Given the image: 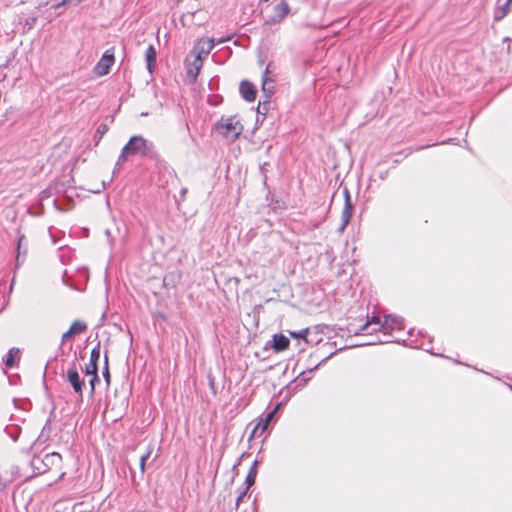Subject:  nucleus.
Masks as SVG:
<instances>
[{
  "label": "nucleus",
  "mask_w": 512,
  "mask_h": 512,
  "mask_svg": "<svg viewBox=\"0 0 512 512\" xmlns=\"http://www.w3.org/2000/svg\"><path fill=\"white\" fill-rule=\"evenodd\" d=\"M155 154L154 144L140 135L132 136L122 148L116 162V168L120 167L129 156L139 155L141 157H153Z\"/></svg>",
  "instance_id": "f257e3e1"
},
{
  "label": "nucleus",
  "mask_w": 512,
  "mask_h": 512,
  "mask_svg": "<svg viewBox=\"0 0 512 512\" xmlns=\"http://www.w3.org/2000/svg\"><path fill=\"white\" fill-rule=\"evenodd\" d=\"M62 462V456L58 452L47 453L44 457L34 456L30 465L35 474H44L53 467H59Z\"/></svg>",
  "instance_id": "f03ea898"
},
{
  "label": "nucleus",
  "mask_w": 512,
  "mask_h": 512,
  "mask_svg": "<svg viewBox=\"0 0 512 512\" xmlns=\"http://www.w3.org/2000/svg\"><path fill=\"white\" fill-rule=\"evenodd\" d=\"M215 128L219 134L229 141H235L243 131V126L236 116L221 118Z\"/></svg>",
  "instance_id": "7ed1b4c3"
},
{
  "label": "nucleus",
  "mask_w": 512,
  "mask_h": 512,
  "mask_svg": "<svg viewBox=\"0 0 512 512\" xmlns=\"http://www.w3.org/2000/svg\"><path fill=\"white\" fill-rule=\"evenodd\" d=\"M269 65L265 68V71L262 75V91L266 97L264 101H260L259 105L257 107V114L261 115L263 118H265L266 114L268 113L269 107H270V97L274 92V87L269 85L270 83H273L274 80L268 76L269 74ZM256 123H259V116H257Z\"/></svg>",
  "instance_id": "20e7f679"
},
{
  "label": "nucleus",
  "mask_w": 512,
  "mask_h": 512,
  "mask_svg": "<svg viewBox=\"0 0 512 512\" xmlns=\"http://www.w3.org/2000/svg\"><path fill=\"white\" fill-rule=\"evenodd\" d=\"M336 352L330 353L328 356L324 357L319 363L315 366L308 368L305 371H302L288 386V391H291L292 394H295L297 391L301 390L313 377L314 372L318 369L319 366L324 364L329 358H331Z\"/></svg>",
  "instance_id": "39448f33"
},
{
  "label": "nucleus",
  "mask_w": 512,
  "mask_h": 512,
  "mask_svg": "<svg viewBox=\"0 0 512 512\" xmlns=\"http://www.w3.org/2000/svg\"><path fill=\"white\" fill-rule=\"evenodd\" d=\"M114 51V47H111L103 53L101 59L94 68L96 75L105 76L109 73L115 61Z\"/></svg>",
  "instance_id": "423d86ee"
},
{
  "label": "nucleus",
  "mask_w": 512,
  "mask_h": 512,
  "mask_svg": "<svg viewBox=\"0 0 512 512\" xmlns=\"http://www.w3.org/2000/svg\"><path fill=\"white\" fill-rule=\"evenodd\" d=\"M66 380L72 386L74 392L82 399L85 382L84 379L80 377L75 363H72L71 367L68 368Z\"/></svg>",
  "instance_id": "0eeeda50"
},
{
  "label": "nucleus",
  "mask_w": 512,
  "mask_h": 512,
  "mask_svg": "<svg viewBox=\"0 0 512 512\" xmlns=\"http://www.w3.org/2000/svg\"><path fill=\"white\" fill-rule=\"evenodd\" d=\"M414 333H415V329H410L408 331V335H409V345L411 347H414V348H419V349H422L426 352H429L431 354H435L433 351H432V340L429 336H427L426 334H424L423 332L421 331H417V337L415 340H412L411 338L414 336Z\"/></svg>",
  "instance_id": "6e6552de"
},
{
  "label": "nucleus",
  "mask_w": 512,
  "mask_h": 512,
  "mask_svg": "<svg viewBox=\"0 0 512 512\" xmlns=\"http://www.w3.org/2000/svg\"><path fill=\"white\" fill-rule=\"evenodd\" d=\"M404 329L403 318L396 315H387L381 324V331L384 336H390L394 330L401 331Z\"/></svg>",
  "instance_id": "1a4fd4ad"
},
{
  "label": "nucleus",
  "mask_w": 512,
  "mask_h": 512,
  "mask_svg": "<svg viewBox=\"0 0 512 512\" xmlns=\"http://www.w3.org/2000/svg\"><path fill=\"white\" fill-rule=\"evenodd\" d=\"M344 194V207L341 213V226L340 230H344V228L349 224L350 219L352 217V213L354 210V204L352 202L350 193L348 188L343 189Z\"/></svg>",
  "instance_id": "9d476101"
},
{
  "label": "nucleus",
  "mask_w": 512,
  "mask_h": 512,
  "mask_svg": "<svg viewBox=\"0 0 512 512\" xmlns=\"http://www.w3.org/2000/svg\"><path fill=\"white\" fill-rule=\"evenodd\" d=\"M215 44H216V41L213 38L202 39L197 43V45L195 47L196 56L194 59V60H196L197 65L199 64V62L202 63L203 59L206 58L210 54V52L214 48Z\"/></svg>",
  "instance_id": "9b49d317"
},
{
  "label": "nucleus",
  "mask_w": 512,
  "mask_h": 512,
  "mask_svg": "<svg viewBox=\"0 0 512 512\" xmlns=\"http://www.w3.org/2000/svg\"><path fill=\"white\" fill-rule=\"evenodd\" d=\"M290 12V7L285 0H281L273 7V14L267 20L268 24L280 23Z\"/></svg>",
  "instance_id": "f8f14e48"
},
{
  "label": "nucleus",
  "mask_w": 512,
  "mask_h": 512,
  "mask_svg": "<svg viewBox=\"0 0 512 512\" xmlns=\"http://www.w3.org/2000/svg\"><path fill=\"white\" fill-rule=\"evenodd\" d=\"M290 340L283 334H274L272 340L267 342L265 345V349L271 346L275 352H281L286 350L289 347Z\"/></svg>",
  "instance_id": "ddd939ff"
},
{
  "label": "nucleus",
  "mask_w": 512,
  "mask_h": 512,
  "mask_svg": "<svg viewBox=\"0 0 512 512\" xmlns=\"http://www.w3.org/2000/svg\"><path fill=\"white\" fill-rule=\"evenodd\" d=\"M239 92L242 98L248 102H253L256 99L257 89L253 85V83H251L248 80L241 81L239 86Z\"/></svg>",
  "instance_id": "4468645a"
},
{
  "label": "nucleus",
  "mask_w": 512,
  "mask_h": 512,
  "mask_svg": "<svg viewBox=\"0 0 512 512\" xmlns=\"http://www.w3.org/2000/svg\"><path fill=\"white\" fill-rule=\"evenodd\" d=\"M101 350L100 342H98L90 353L89 363L84 368V373L98 372V361L100 359Z\"/></svg>",
  "instance_id": "2eb2a0df"
},
{
  "label": "nucleus",
  "mask_w": 512,
  "mask_h": 512,
  "mask_svg": "<svg viewBox=\"0 0 512 512\" xmlns=\"http://www.w3.org/2000/svg\"><path fill=\"white\" fill-rule=\"evenodd\" d=\"M86 329H87L86 323H84L80 320L74 321L72 323V325L70 326V328L65 333H63V335L61 337L62 343H64L67 339L71 338L73 335L81 334V333L85 332Z\"/></svg>",
  "instance_id": "dca6fc26"
},
{
  "label": "nucleus",
  "mask_w": 512,
  "mask_h": 512,
  "mask_svg": "<svg viewBox=\"0 0 512 512\" xmlns=\"http://www.w3.org/2000/svg\"><path fill=\"white\" fill-rule=\"evenodd\" d=\"M25 241V236L23 234H20L18 231V237H17V247H16V268L19 267L27 254V245L23 244Z\"/></svg>",
  "instance_id": "f3484780"
},
{
  "label": "nucleus",
  "mask_w": 512,
  "mask_h": 512,
  "mask_svg": "<svg viewBox=\"0 0 512 512\" xmlns=\"http://www.w3.org/2000/svg\"><path fill=\"white\" fill-rule=\"evenodd\" d=\"M156 57H157V52H156L155 47L153 45H149L146 49L145 59H146L147 70L150 73H153V71L156 68Z\"/></svg>",
  "instance_id": "a211bd4d"
},
{
  "label": "nucleus",
  "mask_w": 512,
  "mask_h": 512,
  "mask_svg": "<svg viewBox=\"0 0 512 512\" xmlns=\"http://www.w3.org/2000/svg\"><path fill=\"white\" fill-rule=\"evenodd\" d=\"M258 460H255L247 475H246V478H245V485L247 486V488H250L251 486L254 485L255 481H256V477H257V473H258Z\"/></svg>",
  "instance_id": "6ab92c4d"
},
{
  "label": "nucleus",
  "mask_w": 512,
  "mask_h": 512,
  "mask_svg": "<svg viewBox=\"0 0 512 512\" xmlns=\"http://www.w3.org/2000/svg\"><path fill=\"white\" fill-rule=\"evenodd\" d=\"M383 322H381L380 320V317L379 316H367V321L358 329L354 330V333L357 335V334H363L365 333V331L368 329V327L371 325V324H379L381 325ZM379 329L381 330V326H379Z\"/></svg>",
  "instance_id": "aec40b11"
},
{
  "label": "nucleus",
  "mask_w": 512,
  "mask_h": 512,
  "mask_svg": "<svg viewBox=\"0 0 512 512\" xmlns=\"http://www.w3.org/2000/svg\"><path fill=\"white\" fill-rule=\"evenodd\" d=\"M512 4V0H506V2L498 7L494 12V20H502L509 12V6Z\"/></svg>",
  "instance_id": "412c9836"
},
{
  "label": "nucleus",
  "mask_w": 512,
  "mask_h": 512,
  "mask_svg": "<svg viewBox=\"0 0 512 512\" xmlns=\"http://www.w3.org/2000/svg\"><path fill=\"white\" fill-rule=\"evenodd\" d=\"M20 350L18 348L9 349L6 356L3 358V363L8 367L12 368L15 365V356L18 355Z\"/></svg>",
  "instance_id": "4be33fe9"
},
{
  "label": "nucleus",
  "mask_w": 512,
  "mask_h": 512,
  "mask_svg": "<svg viewBox=\"0 0 512 512\" xmlns=\"http://www.w3.org/2000/svg\"><path fill=\"white\" fill-rule=\"evenodd\" d=\"M201 67H202V63L199 62V64L197 65L196 64V60H194L190 65L189 67L187 68V75L192 78L193 80H195L201 70Z\"/></svg>",
  "instance_id": "5701e85b"
},
{
  "label": "nucleus",
  "mask_w": 512,
  "mask_h": 512,
  "mask_svg": "<svg viewBox=\"0 0 512 512\" xmlns=\"http://www.w3.org/2000/svg\"><path fill=\"white\" fill-rule=\"evenodd\" d=\"M152 446H148L146 452L140 457V471H141V478L143 477L146 469V461L150 458L152 453Z\"/></svg>",
  "instance_id": "b1692460"
},
{
  "label": "nucleus",
  "mask_w": 512,
  "mask_h": 512,
  "mask_svg": "<svg viewBox=\"0 0 512 512\" xmlns=\"http://www.w3.org/2000/svg\"><path fill=\"white\" fill-rule=\"evenodd\" d=\"M85 375L91 376L89 380L90 395L93 396L95 393L96 384L100 382L98 372L85 373Z\"/></svg>",
  "instance_id": "393cba45"
},
{
  "label": "nucleus",
  "mask_w": 512,
  "mask_h": 512,
  "mask_svg": "<svg viewBox=\"0 0 512 512\" xmlns=\"http://www.w3.org/2000/svg\"><path fill=\"white\" fill-rule=\"evenodd\" d=\"M308 333H309V329L308 328L302 329L300 331H289V335L292 338L303 339L306 343H309V340L307 338L308 337Z\"/></svg>",
  "instance_id": "a878e982"
},
{
  "label": "nucleus",
  "mask_w": 512,
  "mask_h": 512,
  "mask_svg": "<svg viewBox=\"0 0 512 512\" xmlns=\"http://www.w3.org/2000/svg\"><path fill=\"white\" fill-rule=\"evenodd\" d=\"M268 426H269V424L266 423L263 418H261L260 421L258 422V424L252 430V432H251V434L249 436V440H251L252 438L255 437L258 429H261V431L264 432V431L267 430Z\"/></svg>",
  "instance_id": "bb28decb"
},
{
  "label": "nucleus",
  "mask_w": 512,
  "mask_h": 512,
  "mask_svg": "<svg viewBox=\"0 0 512 512\" xmlns=\"http://www.w3.org/2000/svg\"><path fill=\"white\" fill-rule=\"evenodd\" d=\"M102 375H103V378H104L107 386H109L111 377H110V372H109L107 353H105V355H104V368H103Z\"/></svg>",
  "instance_id": "cd10ccee"
},
{
  "label": "nucleus",
  "mask_w": 512,
  "mask_h": 512,
  "mask_svg": "<svg viewBox=\"0 0 512 512\" xmlns=\"http://www.w3.org/2000/svg\"><path fill=\"white\" fill-rule=\"evenodd\" d=\"M107 131H108V126L104 123L100 124L96 129L94 138L97 140L102 139V137L107 133Z\"/></svg>",
  "instance_id": "c85d7f7f"
},
{
  "label": "nucleus",
  "mask_w": 512,
  "mask_h": 512,
  "mask_svg": "<svg viewBox=\"0 0 512 512\" xmlns=\"http://www.w3.org/2000/svg\"><path fill=\"white\" fill-rule=\"evenodd\" d=\"M207 377H208L209 388H210L212 394L216 395L217 394V389H216V386H215V379H214V377L212 376L211 373H209Z\"/></svg>",
  "instance_id": "c756f323"
},
{
  "label": "nucleus",
  "mask_w": 512,
  "mask_h": 512,
  "mask_svg": "<svg viewBox=\"0 0 512 512\" xmlns=\"http://www.w3.org/2000/svg\"><path fill=\"white\" fill-rule=\"evenodd\" d=\"M9 436L11 437V439L15 442L18 440L19 438V435H20V429L18 427L14 428L13 431L11 432H8Z\"/></svg>",
  "instance_id": "7c9ffc66"
},
{
  "label": "nucleus",
  "mask_w": 512,
  "mask_h": 512,
  "mask_svg": "<svg viewBox=\"0 0 512 512\" xmlns=\"http://www.w3.org/2000/svg\"><path fill=\"white\" fill-rule=\"evenodd\" d=\"M248 490H249V488H247V486H246L245 489L238 495V497L236 499V505L237 506H239L240 502L244 499V497L246 496Z\"/></svg>",
  "instance_id": "2f4dec72"
},
{
  "label": "nucleus",
  "mask_w": 512,
  "mask_h": 512,
  "mask_svg": "<svg viewBox=\"0 0 512 512\" xmlns=\"http://www.w3.org/2000/svg\"><path fill=\"white\" fill-rule=\"evenodd\" d=\"M275 417V410H271L270 412H268L265 417L263 418L265 420L266 423H270Z\"/></svg>",
  "instance_id": "473e14b6"
},
{
  "label": "nucleus",
  "mask_w": 512,
  "mask_h": 512,
  "mask_svg": "<svg viewBox=\"0 0 512 512\" xmlns=\"http://www.w3.org/2000/svg\"><path fill=\"white\" fill-rule=\"evenodd\" d=\"M9 484V481L4 479L1 475H0V491H4L7 486Z\"/></svg>",
  "instance_id": "72a5a7b5"
},
{
  "label": "nucleus",
  "mask_w": 512,
  "mask_h": 512,
  "mask_svg": "<svg viewBox=\"0 0 512 512\" xmlns=\"http://www.w3.org/2000/svg\"><path fill=\"white\" fill-rule=\"evenodd\" d=\"M320 223H321V221H316V220H314V221H310V223H309V227H311V229L318 228V227H319V225H320Z\"/></svg>",
  "instance_id": "f704fd0d"
},
{
  "label": "nucleus",
  "mask_w": 512,
  "mask_h": 512,
  "mask_svg": "<svg viewBox=\"0 0 512 512\" xmlns=\"http://www.w3.org/2000/svg\"><path fill=\"white\" fill-rule=\"evenodd\" d=\"M50 425H51V418L49 417V418L47 419V421H46V423H45V425H44L43 429H42V433H44V431H45L46 429H50Z\"/></svg>",
  "instance_id": "c9c22d12"
},
{
  "label": "nucleus",
  "mask_w": 512,
  "mask_h": 512,
  "mask_svg": "<svg viewBox=\"0 0 512 512\" xmlns=\"http://www.w3.org/2000/svg\"><path fill=\"white\" fill-rule=\"evenodd\" d=\"M380 343H388V342H399V339H394V340H390V339H380L379 340Z\"/></svg>",
  "instance_id": "e433bc0d"
},
{
  "label": "nucleus",
  "mask_w": 512,
  "mask_h": 512,
  "mask_svg": "<svg viewBox=\"0 0 512 512\" xmlns=\"http://www.w3.org/2000/svg\"><path fill=\"white\" fill-rule=\"evenodd\" d=\"M106 185H107L106 182L102 181L101 188H99L97 190H94L93 192L94 193H99L102 189H105Z\"/></svg>",
  "instance_id": "4c0bfd02"
},
{
  "label": "nucleus",
  "mask_w": 512,
  "mask_h": 512,
  "mask_svg": "<svg viewBox=\"0 0 512 512\" xmlns=\"http://www.w3.org/2000/svg\"><path fill=\"white\" fill-rule=\"evenodd\" d=\"M186 193H187V188H182L180 191V196L182 199L185 198Z\"/></svg>",
  "instance_id": "58836bf2"
},
{
  "label": "nucleus",
  "mask_w": 512,
  "mask_h": 512,
  "mask_svg": "<svg viewBox=\"0 0 512 512\" xmlns=\"http://www.w3.org/2000/svg\"><path fill=\"white\" fill-rule=\"evenodd\" d=\"M281 405H282V403H281V402H279V403H277V404H276V406L272 409V410H275V414H276V413H277V411L280 409Z\"/></svg>",
  "instance_id": "ea45409f"
},
{
  "label": "nucleus",
  "mask_w": 512,
  "mask_h": 512,
  "mask_svg": "<svg viewBox=\"0 0 512 512\" xmlns=\"http://www.w3.org/2000/svg\"><path fill=\"white\" fill-rule=\"evenodd\" d=\"M70 0H62L56 7H60L62 5H65L66 3H68Z\"/></svg>",
  "instance_id": "a19ab883"
},
{
  "label": "nucleus",
  "mask_w": 512,
  "mask_h": 512,
  "mask_svg": "<svg viewBox=\"0 0 512 512\" xmlns=\"http://www.w3.org/2000/svg\"><path fill=\"white\" fill-rule=\"evenodd\" d=\"M228 39H229V38H221V39H219V40L217 41V43H218V44H219V43H223V42H225V41H226V40H228Z\"/></svg>",
  "instance_id": "79ce46f5"
},
{
  "label": "nucleus",
  "mask_w": 512,
  "mask_h": 512,
  "mask_svg": "<svg viewBox=\"0 0 512 512\" xmlns=\"http://www.w3.org/2000/svg\"><path fill=\"white\" fill-rule=\"evenodd\" d=\"M247 454L246 453H242V455L240 456L239 458V462L246 456Z\"/></svg>",
  "instance_id": "37998d69"
},
{
  "label": "nucleus",
  "mask_w": 512,
  "mask_h": 512,
  "mask_svg": "<svg viewBox=\"0 0 512 512\" xmlns=\"http://www.w3.org/2000/svg\"><path fill=\"white\" fill-rule=\"evenodd\" d=\"M42 195H43V196H42V199H43L44 197H48V194H46V191H43V192H42Z\"/></svg>",
  "instance_id": "c03bdc74"
},
{
  "label": "nucleus",
  "mask_w": 512,
  "mask_h": 512,
  "mask_svg": "<svg viewBox=\"0 0 512 512\" xmlns=\"http://www.w3.org/2000/svg\"><path fill=\"white\" fill-rule=\"evenodd\" d=\"M269 0H260V2H263V3H266L268 2Z\"/></svg>",
  "instance_id": "a18cd8bd"
},
{
  "label": "nucleus",
  "mask_w": 512,
  "mask_h": 512,
  "mask_svg": "<svg viewBox=\"0 0 512 512\" xmlns=\"http://www.w3.org/2000/svg\"><path fill=\"white\" fill-rule=\"evenodd\" d=\"M384 177H385V174L380 175V178L384 179Z\"/></svg>",
  "instance_id": "49530a36"
},
{
  "label": "nucleus",
  "mask_w": 512,
  "mask_h": 512,
  "mask_svg": "<svg viewBox=\"0 0 512 512\" xmlns=\"http://www.w3.org/2000/svg\"><path fill=\"white\" fill-rule=\"evenodd\" d=\"M131 477H132V479H134V477H135V473L134 472H132Z\"/></svg>",
  "instance_id": "de8ad7c7"
}]
</instances>
